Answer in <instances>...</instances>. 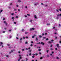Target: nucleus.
I'll return each instance as SVG.
<instances>
[{
	"instance_id": "obj_13",
	"label": "nucleus",
	"mask_w": 61,
	"mask_h": 61,
	"mask_svg": "<svg viewBox=\"0 0 61 61\" xmlns=\"http://www.w3.org/2000/svg\"><path fill=\"white\" fill-rule=\"evenodd\" d=\"M36 41H37V40H38V39H37V38L36 37Z\"/></svg>"
},
{
	"instance_id": "obj_41",
	"label": "nucleus",
	"mask_w": 61,
	"mask_h": 61,
	"mask_svg": "<svg viewBox=\"0 0 61 61\" xmlns=\"http://www.w3.org/2000/svg\"><path fill=\"white\" fill-rule=\"evenodd\" d=\"M32 58H34L35 57V56H32Z\"/></svg>"
},
{
	"instance_id": "obj_53",
	"label": "nucleus",
	"mask_w": 61,
	"mask_h": 61,
	"mask_svg": "<svg viewBox=\"0 0 61 61\" xmlns=\"http://www.w3.org/2000/svg\"><path fill=\"white\" fill-rule=\"evenodd\" d=\"M16 22H14V24H16Z\"/></svg>"
},
{
	"instance_id": "obj_35",
	"label": "nucleus",
	"mask_w": 61,
	"mask_h": 61,
	"mask_svg": "<svg viewBox=\"0 0 61 61\" xmlns=\"http://www.w3.org/2000/svg\"><path fill=\"white\" fill-rule=\"evenodd\" d=\"M18 11H20V9H18Z\"/></svg>"
},
{
	"instance_id": "obj_7",
	"label": "nucleus",
	"mask_w": 61,
	"mask_h": 61,
	"mask_svg": "<svg viewBox=\"0 0 61 61\" xmlns=\"http://www.w3.org/2000/svg\"><path fill=\"white\" fill-rule=\"evenodd\" d=\"M57 16H61V14H58L57 15Z\"/></svg>"
},
{
	"instance_id": "obj_42",
	"label": "nucleus",
	"mask_w": 61,
	"mask_h": 61,
	"mask_svg": "<svg viewBox=\"0 0 61 61\" xmlns=\"http://www.w3.org/2000/svg\"><path fill=\"white\" fill-rule=\"evenodd\" d=\"M51 42H53V41H54V40H51Z\"/></svg>"
},
{
	"instance_id": "obj_22",
	"label": "nucleus",
	"mask_w": 61,
	"mask_h": 61,
	"mask_svg": "<svg viewBox=\"0 0 61 61\" xmlns=\"http://www.w3.org/2000/svg\"><path fill=\"white\" fill-rule=\"evenodd\" d=\"M11 18H12V19H14V18H15L14 17H11Z\"/></svg>"
},
{
	"instance_id": "obj_19",
	"label": "nucleus",
	"mask_w": 61,
	"mask_h": 61,
	"mask_svg": "<svg viewBox=\"0 0 61 61\" xmlns=\"http://www.w3.org/2000/svg\"><path fill=\"white\" fill-rule=\"evenodd\" d=\"M9 8L10 9H11V7H10V6H9Z\"/></svg>"
},
{
	"instance_id": "obj_40",
	"label": "nucleus",
	"mask_w": 61,
	"mask_h": 61,
	"mask_svg": "<svg viewBox=\"0 0 61 61\" xmlns=\"http://www.w3.org/2000/svg\"><path fill=\"white\" fill-rule=\"evenodd\" d=\"M60 43H61V41H59Z\"/></svg>"
},
{
	"instance_id": "obj_28",
	"label": "nucleus",
	"mask_w": 61,
	"mask_h": 61,
	"mask_svg": "<svg viewBox=\"0 0 61 61\" xmlns=\"http://www.w3.org/2000/svg\"><path fill=\"white\" fill-rule=\"evenodd\" d=\"M38 51H41V49H39L38 50Z\"/></svg>"
},
{
	"instance_id": "obj_12",
	"label": "nucleus",
	"mask_w": 61,
	"mask_h": 61,
	"mask_svg": "<svg viewBox=\"0 0 61 61\" xmlns=\"http://www.w3.org/2000/svg\"><path fill=\"white\" fill-rule=\"evenodd\" d=\"M48 43L49 44H51V43H52V42H51V41H49L48 42Z\"/></svg>"
},
{
	"instance_id": "obj_11",
	"label": "nucleus",
	"mask_w": 61,
	"mask_h": 61,
	"mask_svg": "<svg viewBox=\"0 0 61 61\" xmlns=\"http://www.w3.org/2000/svg\"><path fill=\"white\" fill-rule=\"evenodd\" d=\"M9 48H12V47L10 46H9Z\"/></svg>"
},
{
	"instance_id": "obj_8",
	"label": "nucleus",
	"mask_w": 61,
	"mask_h": 61,
	"mask_svg": "<svg viewBox=\"0 0 61 61\" xmlns=\"http://www.w3.org/2000/svg\"><path fill=\"white\" fill-rule=\"evenodd\" d=\"M37 5H38V4L36 3H34V5L35 6H36Z\"/></svg>"
},
{
	"instance_id": "obj_24",
	"label": "nucleus",
	"mask_w": 61,
	"mask_h": 61,
	"mask_svg": "<svg viewBox=\"0 0 61 61\" xmlns=\"http://www.w3.org/2000/svg\"><path fill=\"white\" fill-rule=\"evenodd\" d=\"M39 37L40 38H41V37H42V36H39Z\"/></svg>"
},
{
	"instance_id": "obj_1",
	"label": "nucleus",
	"mask_w": 61,
	"mask_h": 61,
	"mask_svg": "<svg viewBox=\"0 0 61 61\" xmlns=\"http://www.w3.org/2000/svg\"><path fill=\"white\" fill-rule=\"evenodd\" d=\"M4 23L6 25H7V23L5 21H4Z\"/></svg>"
},
{
	"instance_id": "obj_18",
	"label": "nucleus",
	"mask_w": 61,
	"mask_h": 61,
	"mask_svg": "<svg viewBox=\"0 0 61 61\" xmlns=\"http://www.w3.org/2000/svg\"><path fill=\"white\" fill-rule=\"evenodd\" d=\"M10 5H12V3H10L9 4Z\"/></svg>"
},
{
	"instance_id": "obj_54",
	"label": "nucleus",
	"mask_w": 61,
	"mask_h": 61,
	"mask_svg": "<svg viewBox=\"0 0 61 61\" xmlns=\"http://www.w3.org/2000/svg\"><path fill=\"white\" fill-rule=\"evenodd\" d=\"M27 15H28V16H30V15L29 14H27Z\"/></svg>"
},
{
	"instance_id": "obj_39",
	"label": "nucleus",
	"mask_w": 61,
	"mask_h": 61,
	"mask_svg": "<svg viewBox=\"0 0 61 61\" xmlns=\"http://www.w3.org/2000/svg\"><path fill=\"white\" fill-rule=\"evenodd\" d=\"M24 16H25V17H27V16L26 15H25Z\"/></svg>"
},
{
	"instance_id": "obj_51",
	"label": "nucleus",
	"mask_w": 61,
	"mask_h": 61,
	"mask_svg": "<svg viewBox=\"0 0 61 61\" xmlns=\"http://www.w3.org/2000/svg\"><path fill=\"white\" fill-rule=\"evenodd\" d=\"M50 25V24H49V23L47 24V25Z\"/></svg>"
},
{
	"instance_id": "obj_46",
	"label": "nucleus",
	"mask_w": 61,
	"mask_h": 61,
	"mask_svg": "<svg viewBox=\"0 0 61 61\" xmlns=\"http://www.w3.org/2000/svg\"><path fill=\"white\" fill-rule=\"evenodd\" d=\"M53 50V49H52V48L51 49V50Z\"/></svg>"
},
{
	"instance_id": "obj_63",
	"label": "nucleus",
	"mask_w": 61,
	"mask_h": 61,
	"mask_svg": "<svg viewBox=\"0 0 61 61\" xmlns=\"http://www.w3.org/2000/svg\"><path fill=\"white\" fill-rule=\"evenodd\" d=\"M33 46V44H31V45H30V46Z\"/></svg>"
},
{
	"instance_id": "obj_32",
	"label": "nucleus",
	"mask_w": 61,
	"mask_h": 61,
	"mask_svg": "<svg viewBox=\"0 0 61 61\" xmlns=\"http://www.w3.org/2000/svg\"><path fill=\"white\" fill-rule=\"evenodd\" d=\"M39 54H40V55H41V54H42V53L40 52H39Z\"/></svg>"
},
{
	"instance_id": "obj_21",
	"label": "nucleus",
	"mask_w": 61,
	"mask_h": 61,
	"mask_svg": "<svg viewBox=\"0 0 61 61\" xmlns=\"http://www.w3.org/2000/svg\"><path fill=\"white\" fill-rule=\"evenodd\" d=\"M46 39V37H44L43 38V39Z\"/></svg>"
},
{
	"instance_id": "obj_56",
	"label": "nucleus",
	"mask_w": 61,
	"mask_h": 61,
	"mask_svg": "<svg viewBox=\"0 0 61 61\" xmlns=\"http://www.w3.org/2000/svg\"><path fill=\"white\" fill-rule=\"evenodd\" d=\"M16 18H18V16H16Z\"/></svg>"
},
{
	"instance_id": "obj_59",
	"label": "nucleus",
	"mask_w": 61,
	"mask_h": 61,
	"mask_svg": "<svg viewBox=\"0 0 61 61\" xmlns=\"http://www.w3.org/2000/svg\"><path fill=\"white\" fill-rule=\"evenodd\" d=\"M46 52H48L49 51V50H47V51H46Z\"/></svg>"
},
{
	"instance_id": "obj_31",
	"label": "nucleus",
	"mask_w": 61,
	"mask_h": 61,
	"mask_svg": "<svg viewBox=\"0 0 61 61\" xmlns=\"http://www.w3.org/2000/svg\"><path fill=\"white\" fill-rule=\"evenodd\" d=\"M57 37H55V39H57Z\"/></svg>"
},
{
	"instance_id": "obj_50",
	"label": "nucleus",
	"mask_w": 61,
	"mask_h": 61,
	"mask_svg": "<svg viewBox=\"0 0 61 61\" xmlns=\"http://www.w3.org/2000/svg\"><path fill=\"white\" fill-rule=\"evenodd\" d=\"M36 56H37V55H38V54L37 53H36Z\"/></svg>"
},
{
	"instance_id": "obj_2",
	"label": "nucleus",
	"mask_w": 61,
	"mask_h": 61,
	"mask_svg": "<svg viewBox=\"0 0 61 61\" xmlns=\"http://www.w3.org/2000/svg\"><path fill=\"white\" fill-rule=\"evenodd\" d=\"M0 46H1L3 45L4 44H3V43L2 42H0Z\"/></svg>"
},
{
	"instance_id": "obj_10",
	"label": "nucleus",
	"mask_w": 61,
	"mask_h": 61,
	"mask_svg": "<svg viewBox=\"0 0 61 61\" xmlns=\"http://www.w3.org/2000/svg\"><path fill=\"white\" fill-rule=\"evenodd\" d=\"M7 45L8 46H10V44H7Z\"/></svg>"
},
{
	"instance_id": "obj_9",
	"label": "nucleus",
	"mask_w": 61,
	"mask_h": 61,
	"mask_svg": "<svg viewBox=\"0 0 61 61\" xmlns=\"http://www.w3.org/2000/svg\"><path fill=\"white\" fill-rule=\"evenodd\" d=\"M35 36H36V35H34V36H32V38H34L35 37Z\"/></svg>"
},
{
	"instance_id": "obj_30",
	"label": "nucleus",
	"mask_w": 61,
	"mask_h": 61,
	"mask_svg": "<svg viewBox=\"0 0 61 61\" xmlns=\"http://www.w3.org/2000/svg\"><path fill=\"white\" fill-rule=\"evenodd\" d=\"M28 43V42H27V41H26L25 42V44H27Z\"/></svg>"
},
{
	"instance_id": "obj_57",
	"label": "nucleus",
	"mask_w": 61,
	"mask_h": 61,
	"mask_svg": "<svg viewBox=\"0 0 61 61\" xmlns=\"http://www.w3.org/2000/svg\"><path fill=\"white\" fill-rule=\"evenodd\" d=\"M16 39H18V38L17 37H16Z\"/></svg>"
},
{
	"instance_id": "obj_61",
	"label": "nucleus",
	"mask_w": 61,
	"mask_h": 61,
	"mask_svg": "<svg viewBox=\"0 0 61 61\" xmlns=\"http://www.w3.org/2000/svg\"><path fill=\"white\" fill-rule=\"evenodd\" d=\"M55 50H57V48H55Z\"/></svg>"
},
{
	"instance_id": "obj_49",
	"label": "nucleus",
	"mask_w": 61,
	"mask_h": 61,
	"mask_svg": "<svg viewBox=\"0 0 61 61\" xmlns=\"http://www.w3.org/2000/svg\"><path fill=\"white\" fill-rule=\"evenodd\" d=\"M22 40V38H21L20 39V41H21V40Z\"/></svg>"
},
{
	"instance_id": "obj_23",
	"label": "nucleus",
	"mask_w": 61,
	"mask_h": 61,
	"mask_svg": "<svg viewBox=\"0 0 61 61\" xmlns=\"http://www.w3.org/2000/svg\"><path fill=\"white\" fill-rule=\"evenodd\" d=\"M40 59H43V57H41L40 58Z\"/></svg>"
},
{
	"instance_id": "obj_60",
	"label": "nucleus",
	"mask_w": 61,
	"mask_h": 61,
	"mask_svg": "<svg viewBox=\"0 0 61 61\" xmlns=\"http://www.w3.org/2000/svg\"><path fill=\"white\" fill-rule=\"evenodd\" d=\"M56 46H59V44H57L56 45Z\"/></svg>"
},
{
	"instance_id": "obj_20",
	"label": "nucleus",
	"mask_w": 61,
	"mask_h": 61,
	"mask_svg": "<svg viewBox=\"0 0 61 61\" xmlns=\"http://www.w3.org/2000/svg\"><path fill=\"white\" fill-rule=\"evenodd\" d=\"M18 2L19 3H20V2H21V1H20V0H19L18 1Z\"/></svg>"
},
{
	"instance_id": "obj_17",
	"label": "nucleus",
	"mask_w": 61,
	"mask_h": 61,
	"mask_svg": "<svg viewBox=\"0 0 61 61\" xmlns=\"http://www.w3.org/2000/svg\"><path fill=\"white\" fill-rule=\"evenodd\" d=\"M30 22H31V23H32V20H30Z\"/></svg>"
},
{
	"instance_id": "obj_64",
	"label": "nucleus",
	"mask_w": 61,
	"mask_h": 61,
	"mask_svg": "<svg viewBox=\"0 0 61 61\" xmlns=\"http://www.w3.org/2000/svg\"><path fill=\"white\" fill-rule=\"evenodd\" d=\"M5 18H4L3 19V20H5Z\"/></svg>"
},
{
	"instance_id": "obj_55",
	"label": "nucleus",
	"mask_w": 61,
	"mask_h": 61,
	"mask_svg": "<svg viewBox=\"0 0 61 61\" xmlns=\"http://www.w3.org/2000/svg\"><path fill=\"white\" fill-rule=\"evenodd\" d=\"M53 29H55V27H53Z\"/></svg>"
},
{
	"instance_id": "obj_38",
	"label": "nucleus",
	"mask_w": 61,
	"mask_h": 61,
	"mask_svg": "<svg viewBox=\"0 0 61 61\" xmlns=\"http://www.w3.org/2000/svg\"><path fill=\"white\" fill-rule=\"evenodd\" d=\"M25 8H27V6H25Z\"/></svg>"
},
{
	"instance_id": "obj_47",
	"label": "nucleus",
	"mask_w": 61,
	"mask_h": 61,
	"mask_svg": "<svg viewBox=\"0 0 61 61\" xmlns=\"http://www.w3.org/2000/svg\"><path fill=\"white\" fill-rule=\"evenodd\" d=\"M54 34H55V35H56V34H57V33H56V32H55L54 33Z\"/></svg>"
},
{
	"instance_id": "obj_44",
	"label": "nucleus",
	"mask_w": 61,
	"mask_h": 61,
	"mask_svg": "<svg viewBox=\"0 0 61 61\" xmlns=\"http://www.w3.org/2000/svg\"><path fill=\"white\" fill-rule=\"evenodd\" d=\"M48 40H49V39L48 38H47L46 39V40H47V41Z\"/></svg>"
},
{
	"instance_id": "obj_26",
	"label": "nucleus",
	"mask_w": 61,
	"mask_h": 61,
	"mask_svg": "<svg viewBox=\"0 0 61 61\" xmlns=\"http://www.w3.org/2000/svg\"><path fill=\"white\" fill-rule=\"evenodd\" d=\"M41 5H44V4H43V3H41Z\"/></svg>"
},
{
	"instance_id": "obj_27",
	"label": "nucleus",
	"mask_w": 61,
	"mask_h": 61,
	"mask_svg": "<svg viewBox=\"0 0 61 61\" xmlns=\"http://www.w3.org/2000/svg\"><path fill=\"white\" fill-rule=\"evenodd\" d=\"M9 32H11V30H9Z\"/></svg>"
},
{
	"instance_id": "obj_15",
	"label": "nucleus",
	"mask_w": 61,
	"mask_h": 61,
	"mask_svg": "<svg viewBox=\"0 0 61 61\" xmlns=\"http://www.w3.org/2000/svg\"><path fill=\"white\" fill-rule=\"evenodd\" d=\"M2 32L3 33H5V31H2Z\"/></svg>"
},
{
	"instance_id": "obj_16",
	"label": "nucleus",
	"mask_w": 61,
	"mask_h": 61,
	"mask_svg": "<svg viewBox=\"0 0 61 61\" xmlns=\"http://www.w3.org/2000/svg\"><path fill=\"white\" fill-rule=\"evenodd\" d=\"M56 58L57 59H59V58L58 57H56Z\"/></svg>"
},
{
	"instance_id": "obj_5",
	"label": "nucleus",
	"mask_w": 61,
	"mask_h": 61,
	"mask_svg": "<svg viewBox=\"0 0 61 61\" xmlns=\"http://www.w3.org/2000/svg\"><path fill=\"white\" fill-rule=\"evenodd\" d=\"M34 18L35 19H37V16H36V15H34Z\"/></svg>"
},
{
	"instance_id": "obj_62",
	"label": "nucleus",
	"mask_w": 61,
	"mask_h": 61,
	"mask_svg": "<svg viewBox=\"0 0 61 61\" xmlns=\"http://www.w3.org/2000/svg\"><path fill=\"white\" fill-rule=\"evenodd\" d=\"M28 38V37H27V36H26V38Z\"/></svg>"
},
{
	"instance_id": "obj_58",
	"label": "nucleus",
	"mask_w": 61,
	"mask_h": 61,
	"mask_svg": "<svg viewBox=\"0 0 61 61\" xmlns=\"http://www.w3.org/2000/svg\"><path fill=\"white\" fill-rule=\"evenodd\" d=\"M20 59H18V61H20Z\"/></svg>"
},
{
	"instance_id": "obj_25",
	"label": "nucleus",
	"mask_w": 61,
	"mask_h": 61,
	"mask_svg": "<svg viewBox=\"0 0 61 61\" xmlns=\"http://www.w3.org/2000/svg\"><path fill=\"white\" fill-rule=\"evenodd\" d=\"M23 39H25V37H23Z\"/></svg>"
},
{
	"instance_id": "obj_36",
	"label": "nucleus",
	"mask_w": 61,
	"mask_h": 61,
	"mask_svg": "<svg viewBox=\"0 0 61 61\" xmlns=\"http://www.w3.org/2000/svg\"><path fill=\"white\" fill-rule=\"evenodd\" d=\"M16 6L17 7H18L19 6V5H16Z\"/></svg>"
},
{
	"instance_id": "obj_34",
	"label": "nucleus",
	"mask_w": 61,
	"mask_h": 61,
	"mask_svg": "<svg viewBox=\"0 0 61 61\" xmlns=\"http://www.w3.org/2000/svg\"><path fill=\"white\" fill-rule=\"evenodd\" d=\"M29 56H31V53H30L29 54Z\"/></svg>"
},
{
	"instance_id": "obj_52",
	"label": "nucleus",
	"mask_w": 61,
	"mask_h": 61,
	"mask_svg": "<svg viewBox=\"0 0 61 61\" xmlns=\"http://www.w3.org/2000/svg\"><path fill=\"white\" fill-rule=\"evenodd\" d=\"M56 11H57V12H59V11H58V10H57Z\"/></svg>"
},
{
	"instance_id": "obj_14",
	"label": "nucleus",
	"mask_w": 61,
	"mask_h": 61,
	"mask_svg": "<svg viewBox=\"0 0 61 61\" xmlns=\"http://www.w3.org/2000/svg\"><path fill=\"white\" fill-rule=\"evenodd\" d=\"M14 13H12L11 14V15H14Z\"/></svg>"
},
{
	"instance_id": "obj_45",
	"label": "nucleus",
	"mask_w": 61,
	"mask_h": 61,
	"mask_svg": "<svg viewBox=\"0 0 61 61\" xmlns=\"http://www.w3.org/2000/svg\"><path fill=\"white\" fill-rule=\"evenodd\" d=\"M0 12H3V10H0Z\"/></svg>"
},
{
	"instance_id": "obj_4",
	"label": "nucleus",
	"mask_w": 61,
	"mask_h": 61,
	"mask_svg": "<svg viewBox=\"0 0 61 61\" xmlns=\"http://www.w3.org/2000/svg\"><path fill=\"white\" fill-rule=\"evenodd\" d=\"M34 29H34V28H33L32 29H31V28L30 29V30H34Z\"/></svg>"
},
{
	"instance_id": "obj_29",
	"label": "nucleus",
	"mask_w": 61,
	"mask_h": 61,
	"mask_svg": "<svg viewBox=\"0 0 61 61\" xmlns=\"http://www.w3.org/2000/svg\"><path fill=\"white\" fill-rule=\"evenodd\" d=\"M25 59L26 60V61H27L28 60V59L27 58H25Z\"/></svg>"
},
{
	"instance_id": "obj_43",
	"label": "nucleus",
	"mask_w": 61,
	"mask_h": 61,
	"mask_svg": "<svg viewBox=\"0 0 61 61\" xmlns=\"http://www.w3.org/2000/svg\"><path fill=\"white\" fill-rule=\"evenodd\" d=\"M59 11H61V9H59Z\"/></svg>"
},
{
	"instance_id": "obj_3",
	"label": "nucleus",
	"mask_w": 61,
	"mask_h": 61,
	"mask_svg": "<svg viewBox=\"0 0 61 61\" xmlns=\"http://www.w3.org/2000/svg\"><path fill=\"white\" fill-rule=\"evenodd\" d=\"M41 44H42V45H44V44H45V43H43V42H41Z\"/></svg>"
},
{
	"instance_id": "obj_6",
	"label": "nucleus",
	"mask_w": 61,
	"mask_h": 61,
	"mask_svg": "<svg viewBox=\"0 0 61 61\" xmlns=\"http://www.w3.org/2000/svg\"><path fill=\"white\" fill-rule=\"evenodd\" d=\"M21 55H19V56H20V58H19V59H22V57H21Z\"/></svg>"
},
{
	"instance_id": "obj_33",
	"label": "nucleus",
	"mask_w": 61,
	"mask_h": 61,
	"mask_svg": "<svg viewBox=\"0 0 61 61\" xmlns=\"http://www.w3.org/2000/svg\"><path fill=\"white\" fill-rule=\"evenodd\" d=\"M54 51H52V54H54Z\"/></svg>"
},
{
	"instance_id": "obj_37",
	"label": "nucleus",
	"mask_w": 61,
	"mask_h": 61,
	"mask_svg": "<svg viewBox=\"0 0 61 61\" xmlns=\"http://www.w3.org/2000/svg\"><path fill=\"white\" fill-rule=\"evenodd\" d=\"M11 37H12V36H10V38H11Z\"/></svg>"
},
{
	"instance_id": "obj_48",
	"label": "nucleus",
	"mask_w": 61,
	"mask_h": 61,
	"mask_svg": "<svg viewBox=\"0 0 61 61\" xmlns=\"http://www.w3.org/2000/svg\"><path fill=\"white\" fill-rule=\"evenodd\" d=\"M28 33V32H25V34H27Z\"/></svg>"
}]
</instances>
